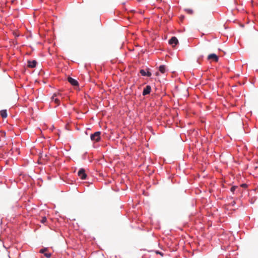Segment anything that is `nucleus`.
<instances>
[{
	"mask_svg": "<svg viewBox=\"0 0 258 258\" xmlns=\"http://www.w3.org/2000/svg\"><path fill=\"white\" fill-rule=\"evenodd\" d=\"M140 73L143 76H148V77H150L152 75V74H151V72H148L147 73H146L145 71L144 70H141L140 71Z\"/></svg>",
	"mask_w": 258,
	"mask_h": 258,
	"instance_id": "6e6552de",
	"label": "nucleus"
},
{
	"mask_svg": "<svg viewBox=\"0 0 258 258\" xmlns=\"http://www.w3.org/2000/svg\"><path fill=\"white\" fill-rule=\"evenodd\" d=\"M242 186H244V187H245V186H246V184H243L242 185Z\"/></svg>",
	"mask_w": 258,
	"mask_h": 258,
	"instance_id": "a211bd4d",
	"label": "nucleus"
},
{
	"mask_svg": "<svg viewBox=\"0 0 258 258\" xmlns=\"http://www.w3.org/2000/svg\"><path fill=\"white\" fill-rule=\"evenodd\" d=\"M100 132H96L94 134H92L90 136L91 139L93 141L99 142L100 140Z\"/></svg>",
	"mask_w": 258,
	"mask_h": 258,
	"instance_id": "f257e3e1",
	"label": "nucleus"
},
{
	"mask_svg": "<svg viewBox=\"0 0 258 258\" xmlns=\"http://www.w3.org/2000/svg\"><path fill=\"white\" fill-rule=\"evenodd\" d=\"M44 255L47 258H49L51 256V254L50 253H46L44 254Z\"/></svg>",
	"mask_w": 258,
	"mask_h": 258,
	"instance_id": "4468645a",
	"label": "nucleus"
},
{
	"mask_svg": "<svg viewBox=\"0 0 258 258\" xmlns=\"http://www.w3.org/2000/svg\"><path fill=\"white\" fill-rule=\"evenodd\" d=\"M47 219L46 217H43L42 220H41V222L42 223H44L46 221Z\"/></svg>",
	"mask_w": 258,
	"mask_h": 258,
	"instance_id": "ddd939ff",
	"label": "nucleus"
},
{
	"mask_svg": "<svg viewBox=\"0 0 258 258\" xmlns=\"http://www.w3.org/2000/svg\"><path fill=\"white\" fill-rule=\"evenodd\" d=\"M1 115L3 118H6L7 117V110H2L0 112Z\"/></svg>",
	"mask_w": 258,
	"mask_h": 258,
	"instance_id": "9d476101",
	"label": "nucleus"
},
{
	"mask_svg": "<svg viewBox=\"0 0 258 258\" xmlns=\"http://www.w3.org/2000/svg\"><path fill=\"white\" fill-rule=\"evenodd\" d=\"M37 62L36 60L33 61H28V66L29 68H35L36 66Z\"/></svg>",
	"mask_w": 258,
	"mask_h": 258,
	"instance_id": "0eeeda50",
	"label": "nucleus"
},
{
	"mask_svg": "<svg viewBox=\"0 0 258 258\" xmlns=\"http://www.w3.org/2000/svg\"><path fill=\"white\" fill-rule=\"evenodd\" d=\"M56 96V94H54L51 97V99L56 104V105L58 106L59 104L60 101L58 99L55 98Z\"/></svg>",
	"mask_w": 258,
	"mask_h": 258,
	"instance_id": "1a4fd4ad",
	"label": "nucleus"
},
{
	"mask_svg": "<svg viewBox=\"0 0 258 258\" xmlns=\"http://www.w3.org/2000/svg\"><path fill=\"white\" fill-rule=\"evenodd\" d=\"M208 59H213L214 61L217 62L218 61V57L216 54L214 53H212L208 55Z\"/></svg>",
	"mask_w": 258,
	"mask_h": 258,
	"instance_id": "39448f33",
	"label": "nucleus"
},
{
	"mask_svg": "<svg viewBox=\"0 0 258 258\" xmlns=\"http://www.w3.org/2000/svg\"><path fill=\"white\" fill-rule=\"evenodd\" d=\"M46 250V248H44V249H41L40 250V253H44V251H45Z\"/></svg>",
	"mask_w": 258,
	"mask_h": 258,
	"instance_id": "2eb2a0df",
	"label": "nucleus"
},
{
	"mask_svg": "<svg viewBox=\"0 0 258 258\" xmlns=\"http://www.w3.org/2000/svg\"><path fill=\"white\" fill-rule=\"evenodd\" d=\"M68 81L72 85L74 86H78L79 85L78 82L76 80L70 77L68 78Z\"/></svg>",
	"mask_w": 258,
	"mask_h": 258,
	"instance_id": "7ed1b4c3",
	"label": "nucleus"
},
{
	"mask_svg": "<svg viewBox=\"0 0 258 258\" xmlns=\"http://www.w3.org/2000/svg\"><path fill=\"white\" fill-rule=\"evenodd\" d=\"M156 253L157 254H159L161 255L162 256H163V254L162 252H160L159 251H156Z\"/></svg>",
	"mask_w": 258,
	"mask_h": 258,
	"instance_id": "f3484780",
	"label": "nucleus"
},
{
	"mask_svg": "<svg viewBox=\"0 0 258 258\" xmlns=\"http://www.w3.org/2000/svg\"><path fill=\"white\" fill-rule=\"evenodd\" d=\"M78 175L82 179H85L87 177V174L85 173V170L83 168L79 170L78 172Z\"/></svg>",
	"mask_w": 258,
	"mask_h": 258,
	"instance_id": "f03ea898",
	"label": "nucleus"
},
{
	"mask_svg": "<svg viewBox=\"0 0 258 258\" xmlns=\"http://www.w3.org/2000/svg\"><path fill=\"white\" fill-rule=\"evenodd\" d=\"M178 43V39L175 37H172L169 41V43L171 45H176Z\"/></svg>",
	"mask_w": 258,
	"mask_h": 258,
	"instance_id": "423d86ee",
	"label": "nucleus"
},
{
	"mask_svg": "<svg viewBox=\"0 0 258 258\" xmlns=\"http://www.w3.org/2000/svg\"><path fill=\"white\" fill-rule=\"evenodd\" d=\"M151 91V87L149 85L146 86V87L144 89L143 91V95L145 96L150 93Z\"/></svg>",
	"mask_w": 258,
	"mask_h": 258,
	"instance_id": "20e7f679",
	"label": "nucleus"
},
{
	"mask_svg": "<svg viewBox=\"0 0 258 258\" xmlns=\"http://www.w3.org/2000/svg\"><path fill=\"white\" fill-rule=\"evenodd\" d=\"M237 188V186H233L230 188V191L232 192H234V191L235 190V189Z\"/></svg>",
	"mask_w": 258,
	"mask_h": 258,
	"instance_id": "f8f14e48",
	"label": "nucleus"
},
{
	"mask_svg": "<svg viewBox=\"0 0 258 258\" xmlns=\"http://www.w3.org/2000/svg\"><path fill=\"white\" fill-rule=\"evenodd\" d=\"M186 11L189 14H192L193 12L192 10H186Z\"/></svg>",
	"mask_w": 258,
	"mask_h": 258,
	"instance_id": "dca6fc26",
	"label": "nucleus"
},
{
	"mask_svg": "<svg viewBox=\"0 0 258 258\" xmlns=\"http://www.w3.org/2000/svg\"><path fill=\"white\" fill-rule=\"evenodd\" d=\"M160 72L162 73V74H164L166 72V66H164V65H162V66H160L159 67V69Z\"/></svg>",
	"mask_w": 258,
	"mask_h": 258,
	"instance_id": "9b49d317",
	"label": "nucleus"
}]
</instances>
